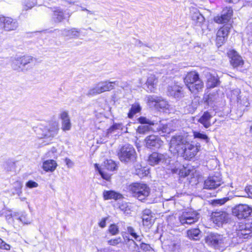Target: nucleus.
Returning a JSON list of instances; mask_svg holds the SVG:
<instances>
[{
	"label": "nucleus",
	"mask_w": 252,
	"mask_h": 252,
	"mask_svg": "<svg viewBox=\"0 0 252 252\" xmlns=\"http://www.w3.org/2000/svg\"><path fill=\"white\" fill-rule=\"evenodd\" d=\"M128 190L133 197L142 202L147 199L151 192L149 186L142 183H134L129 185Z\"/></svg>",
	"instance_id": "f257e3e1"
},
{
	"label": "nucleus",
	"mask_w": 252,
	"mask_h": 252,
	"mask_svg": "<svg viewBox=\"0 0 252 252\" xmlns=\"http://www.w3.org/2000/svg\"><path fill=\"white\" fill-rule=\"evenodd\" d=\"M207 242L215 248L227 247L230 244L228 236L217 233L211 234L207 238Z\"/></svg>",
	"instance_id": "20e7f679"
},
{
	"label": "nucleus",
	"mask_w": 252,
	"mask_h": 252,
	"mask_svg": "<svg viewBox=\"0 0 252 252\" xmlns=\"http://www.w3.org/2000/svg\"><path fill=\"white\" fill-rule=\"evenodd\" d=\"M15 184H17V187H18V188L19 189L17 191V193L19 196L22 193V191L21 190V188L22 187V183L21 182H19V181H17L15 183Z\"/></svg>",
	"instance_id": "69168bd1"
},
{
	"label": "nucleus",
	"mask_w": 252,
	"mask_h": 252,
	"mask_svg": "<svg viewBox=\"0 0 252 252\" xmlns=\"http://www.w3.org/2000/svg\"><path fill=\"white\" fill-rule=\"evenodd\" d=\"M117 84V81H102L95 84L91 88L87 94L89 96H94L106 91H109L114 88V85Z\"/></svg>",
	"instance_id": "39448f33"
},
{
	"label": "nucleus",
	"mask_w": 252,
	"mask_h": 252,
	"mask_svg": "<svg viewBox=\"0 0 252 252\" xmlns=\"http://www.w3.org/2000/svg\"><path fill=\"white\" fill-rule=\"evenodd\" d=\"M148 161L150 165H155L163 162L169 163L170 160L166 154L154 152L149 156Z\"/></svg>",
	"instance_id": "9d476101"
},
{
	"label": "nucleus",
	"mask_w": 252,
	"mask_h": 252,
	"mask_svg": "<svg viewBox=\"0 0 252 252\" xmlns=\"http://www.w3.org/2000/svg\"><path fill=\"white\" fill-rule=\"evenodd\" d=\"M251 208L247 205L240 204L233 210V214L238 219H245L252 213Z\"/></svg>",
	"instance_id": "9b49d317"
},
{
	"label": "nucleus",
	"mask_w": 252,
	"mask_h": 252,
	"mask_svg": "<svg viewBox=\"0 0 252 252\" xmlns=\"http://www.w3.org/2000/svg\"><path fill=\"white\" fill-rule=\"evenodd\" d=\"M212 116L208 111L205 112L202 116L199 119L198 122L201 123L205 128H207L211 126L210 120Z\"/></svg>",
	"instance_id": "c756f323"
},
{
	"label": "nucleus",
	"mask_w": 252,
	"mask_h": 252,
	"mask_svg": "<svg viewBox=\"0 0 252 252\" xmlns=\"http://www.w3.org/2000/svg\"><path fill=\"white\" fill-rule=\"evenodd\" d=\"M20 213H17V212H13V223L14 222L15 220H17L18 221H25V220H23L22 217H20Z\"/></svg>",
	"instance_id": "bf43d9fd"
},
{
	"label": "nucleus",
	"mask_w": 252,
	"mask_h": 252,
	"mask_svg": "<svg viewBox=\"0 0 252 252\" xmlns=\"http://www.w3.org/2000/svg\"><path fill=\"white\" fill-rule=\"evenodd\" d=\"M18 26L16 21L10 17H0V28L6 31L15 30Z\"/></svg>",
	"instance_id": "1a4fd4ad"
},
{
	"label": "nucleus",
	"mask_w": 252,
	"mask_h": 252,
	"mask_svg": "<svg viewBox=\"0 0 252 252\" xmlns=\"http://www.w3.org/2000/svg\"><path fill=\"white\" fill-rule=\"evenodd\" d=\"M61 32V34L64 37L69 39L78 38L80 37L81 31L76 28H71L70 29H64L61 31H58Z\"/></svg>",
	"instance_id": "412c9836"
},
{
	"label": "nucleus",
	"mask_w": 252,
	"mask_h": 252,
	"mask_svg": "<svg viewBox=\"0 0 252 252\" xmlns=\"http://www.w3.org/2000/svg\"><path fill=\"white\" fill-rule=\"evenodd\" d=\"M65 162L66 164L67 165L68 167H72L73 165V162L69 158H66L65 159Z\"/></svg>",
	"instance_id": "774afa93"
},
{
	"label": "nucleus",
	"mask_w": 252,
	"mask_h": 252,
	"mask_svg": "<svg viewBox=\"0 0 252 252\" xmlns=\"http://www.w3.org/2000/svg\"><path fill=\"white\" fill-rule=\"evenodd\" d=\"M57 166V163L55 160L49 159L43 162L42 168L46 172H53L56 169Z\"/></svg>",
	"instance_id": "c85d7f7f"
},
{
	"label": "nucleus",
	"mask_w": 252,
	"mask_h": 252,
	"mask_svg": "<svg viewBox=\"0 0 252 252\" xmlns=\"http://www.w3.org/2000/svg\"><path fill=\"white\" fill-rule=\"evenodd\" d=\"M236 234L238 236L243 237L244 239L252 237V223L242 224L239 226V229H236Z\"/></svg>",
	"instance_id": "f3484780"
},
{
	"label": "nucleus",
	"mask_w": 252,
	"mask_h": 252,
	"mask_svg": "<svg viewBox=\"0 0 252 252\" xmlns=\"http://www.w3.org/2000/svg\"><path fill=\"white\" fill-rule=\"evenodd\" d=\"M95 167L97 170H98L99 173L101 175V177L106 180H108L110 178V176L109 174L105 173L104 171H103L99 167L98 165L97 164H95L94 165Z\"/></svg>",
	"instance_id": "09e8293b"
},
{
	"label": "nucleus",
	"mask_w": 252,
	"mask_h": 252,
	"mask_svg": "<svg viewBox=\"0 0 252 252\" xmlns=\"http://www.w3.org/2000/svg\"><path fill=\"white\" fill-rule=\"evenodd\" d=\"M229 200V197H223L220 199H215L213 201L214 205H222Z\"/></svg>",
	"instance_id": "603ef678"
},
{
	"label": "nucleus",
	"mask_w": 252,
	"mask_h": 252,
	"mask_svg": "<svg viewBox=\"0 0 252 252\" xmlns=\"http://www.w3.org/2000/svg\"><path fill=\"white\" fill-rule=\"evenodd\" d=\"M140 249H142L143 251L145 252H150L153 250L152 248L149 244H145L144 243H142L140 244Z\"/></svg>",
	"instance_id": "13d9d810"
},
{
	"label": "nucleus",
	"mask_w": 252,
	"mask_h": 252,
	"mask_svg": "<svg viewBox=\"0 0 252 252\" xmlns=\"http://www.w3.org/2000/svg\"><path fill=\"white\" fill-rule=\"evenodd\" d=\"M157 82L158 80L155 75L154 74H150L148 76L146 82V86L148 89L147 91L151 93L155 92Z\"/></svg>",
	"instance_id": "393cba45"
},
{
	"label": "nucleus",
	"mask_w": 252,
	"mask_h": 252,
	"mask_svg": "<svg viewBox=\"0 0 252 252\" xmlns=\"http://www.w3.org/2000/svg\"><path fill=\"white\" fill-rule=\"evenodd\" d=\"M146 146L148 148L155 147V148H160L163 144L160 138L156 135H151L147 136L145 139Z\"/></svg>",
	"instance_id": "a211bd4d"
},
{
	"label": "nucleus",
	"mask_w": 252,
	"mask_h": 252,
	"mask_svg": "<svg viewBox=\"0 0 252 252\" xmlns=\"http://www.w3.org/2000/svg\"><path fill=\"white\" fill-rule=\"evenodd\" d=\"M190 16L192 21L198 26H201L204 22L205 18L202 14L195 8L190 10Z\"/></svg>",
	"instance_id": "5701e85b"
},
{
	"label": "nucleus",
	"mask_w": 252,
	"mask_h": 252,
	"mask_svg": "<svg viewBox=\"0 0 252 252\" xmlns=\"http://www.w3.org/2000/svg\"><path fill=\"white\" fill-rule=\"evenodd\" d=\"M233 10L231 7H226L221 12L220 16L214 17V21L218 24L226 23L230 20L232 16Z\"/></svg>",
	"instance_id": "2eb2a0df"
},
{
	"label": "nucleus",
	"mask_w": 252,
	"mask_h": 252,
	"mask_svg": "<svg viewBox=\"0 0 252 252\" xmlns=\"http://www.w3.org/2000/svg\"><path fill=\"white\" fill-rule=\"evenodd\" d=\"M184 82L192 93L201 91L204 87L203 82L199 78V74L195 71L188 73L184 78Z\"/></svg>",
	"instance_id": "f03ea898"
},
{
	"label": "nucleus",
	"mask_w": 252,
	"mask_h": 252,
	"mask_svg": "<svg viewBox=\"0 0 252 252\" xmlns=\"http://www.w3.org/2000/svg\"><path fill=\"white\" fill-rule=\"evenodd\" d=\"M218 94L216 93H210L208 94H205L203 97V100L207 105L213 106L215 102L217 100Z\"/></svg>",
	"instance_id": "7c9ffc66"
},
{
	"label": "nucleus",
	"mask_w": 252,
	"mask_h": 252,
	"mask_svg": "<svg viewBox=\"0 0 252 252\" xmlns=\"http://www.w3.org/2000/svg\"><path fill=\"white\" fill-rule=\"evenodd\" d=\"M124 126L122 123H114L113 125L107 130L108 134H112L119 130H122Z\"/></svg>",
	"instance_id": "4c0bfd02"
},
{
	"label": "nucleus",
	"mask_w": 252,
	"mask_h": 252,
	"mask_svg": "<svg viewBox=\"0 0 252 252\" xmlns=\"http://www.w3.org/2000/svg\"><path fill=\"white\" fill-rule=\"evenodd\" d=\"M156 126L158 131H161L162 133H169L174 129L171 126V124H167L164 121H160L159 124H156Z\"/></svg>",
	"instance_id": "bb28decb"
},
{
	"label": "nucleus",
	"mask_w": 252,
	"mask_h": 252,
	"mask_svg": "<svg viewBox=\"0 0 252 252\" xmlns=\"http://www.w3.org/2000/svg\"><path fill=\"white\" fill-rule=\"evenodd\" d=\"M141 110V107L138 102H135L131 105L130 109L128 113L127 116L129 118H132L134 115L139 113Z\"/></svg>",
	"instance_id": "f704fd0d"
},
{
	"label": "nucleus",
	"mask_w": 252,
	"mask_h": 252,
	"mask_svg": "<svg viewBox=\"0 0 252 252\" xmlns=\"http://www.w3.org/2000/svg\"><path fill=\"white\" fill-rule=\"evenodd\" d=\"M12 67L14 70H19L22 67L20 56L14 57L12 60Z\"/></svg>",
	"instance_id": "58836bf2"
},
{
	"label": "nucleus",
	"mask_w": 252,
	"mask_h": 252,
	"mask_svg": "<svg viewBox=\"0 0 252 252\" xmlns=\"http://www.w3.org/2000/svg\"><path fill=\"white\" fill-rule=\"evenodd\" d=\"M241 94L240 90L238 88L235 89L231 91V97L232 99H235L236 98L237 99V101L239 99V96Z\"/></svg>",
	"instance_id": "864d4df0"
},
{
	"label": "nucleus",
	"mask_w": 252,
	"mask_h": 252,
	"mask_svg": "<svg viewBox=\"0 0 252 252\" xmlns=\"http://www.w3.org/2000/svg\"><path fill=\"white\" fill-rule=\"evenodd\" d=\"M20 58L22 67L32 62L33 60V57L30 56H20Z\"/></svg>",
	"instance_id": "37998d69"
},
{
	"label": "nucleus",
	"mask_w": 252,
	"mask_h": 252,
	"mask_svg": "<svg viewBox=\"0 0 252 252\" xmlns=\"http://www.w3.org/2000/svg\"><path fill=\"white\" fill-rule=\"evenodd\" d=\"M104 200L114 199L117 200L122 197V195L113 190H105L103 193Z\"/></svg>",
	"instance_id": "473e14b6"
},
{
	"label": "nucleus",
	"mask_w": 252,
	"mask_h": 252,
	"mask_svg": "<svg viewBox=\"0 0 252 252\" xmlns=\"http://www.w3.org/2000/svg\"><path fill=\"white\" fill-rule=\"evenodd\" d=\"M127 232L135 239V240L140 241L142 240V236L137 235L132 227L129 226L127 227Z\"/></svg>",
	"instance_id": "49530a36"
},
{
	"label": "nucleus",
	"mask_w": 252,
	"mask_h": 252,
	"mask_svg": "<svg viewBox=\"0 0 252 252\" xmlns=\"http://www.w3.org/2000/svg\"><path fill=\"white\" fill-rule=\"evenodd\" d=\"M138 121L141 124H148L150 126H154L155 125L153 121H152L144 117H139L138 119Z\"/></svg>",
	"instance_id": "3c124183"
},
{
	"label": "nucleus",
	"mask_w": 252,
	"mask_h": 252,
	"mask_svg": "<svg viewBox=\"0 0 252 252\" xmlns=\"http://www.w3.org/2000/svg\"><path fill=\"white\" fill-rule=\"evenodd\" d=\"M167 94L177 99H180L184 96L182 88L177 85H173L168 87Z\"/></svg>",
	"instance_id": "6ab92c4d"
},
{
	"label": "nucleus",
	"mask_w": 252,
	"mask_h": 252,
	"mask_svg": "<svg viewBox=\"0 0 252 252\" xmlns=\"http://www.w3.org/2000/svg\"><path fill=\"white\" fill-rule=\"evenodd\" d=\"M36 4L35 0H26L23 4V8L26 10H29L32 8Z\"/></svg>",
	"instance_id": "c03bdc74"
},
{
	"label": "nucleus",
	"mask_w": 252,
	"mask_h": 252,
	"mask_svg": "<svg viewBox=\"0 0 252 252\" xmlns=\"http://www.w3.org/2000/svg\"><path fill=\"white\" fill-rule=\"evenodd\" d=\"M142 220L144 225L147 226L153 223L154 221V220L152 215H143Z\"/></svg>",
	"instance_id": "a18cd8bd"
},
{
	"label": "nucleus",
	"mask_w": 252,
	"mask_h": 252,
	"mask_svg": "<svg viewBox=\"0 0 252 252\" xmlns=\"http://www.w3.org/2000/svg\"><path fill=\"white\" fill-rule=\"evenodd\" d=\"M164 247L170 252H175L180 249V242L178 240L167 241L164 243Z\"/></svg>",
	"instance_id": "a878e982"
},
{
	"label": "nucleus",
	"mask_w": 252,
	"mask_h": 252,
	"mask_svg": "<svg viewBox=\"0 0 252 252\" xmlns=\"http://www.w3.org/2000/svg\"><path fill=\"white\" fill-rule=\"evenodd\" d=\"M229 29L228 26H224L218 30L216 38L217 44L218 46H221L226 40Z\"/></svg>",
	"instance_id": "4be33fe9"
},
{
	"label": "nucleus",
	"mask_w": 252,
	"mask_h": 252,
	"mask_svg": "<svg viewBox=\"0 0 252 252\" xmlns=\"http://www.w3.org/2000/svg\"><path fill=\"white\" fill-rule=\"evenodd\" d=\"M239 107L245 110V108H246L250 105V102L249 101V97L248 95L241 94L239 96L238 100L237 101Z\"/></svg>",
	"instance_id": "72a5a7b5"
},
{
	"label": "nucleus",
	"mask_w": 252,
	"mask_h": 252,
	"mask_svg": "<svg viewBox=\"0 0 252 252\" xmlns=\"http://www.w3.org/2000/svg\"><path fill=\"white\" fill-rule=\"evenodd\" d=\"M200 231L199 229H191L187 231V236L190 239L196 240L198 239Z\"/></svg>",
	"instance_id": "c9c22d12"
},
{
	"label": "nucleus",
	"mask_w": 252,
	"mask_h": 252,
	"mask_svg": "<svg viewBox=\"0 0 252 252\" xmlns=\"http://www.w3.org/2000/svg\"><path fill=\"white\" fill-rule=\"evenodd\" d=\"M159 99L156 105V108H160L161 109H168L169 104L168 102L162 97L159 96Z\"/></svg>",
	"instance_id": "79ce46f5"
},
{
	"label": "nucleus",
	"mask_w": 252,
	"mask_h": 252,
	"mask_svg": "<svg viewBox=\"0 0 252 252\" xmlns=\"http://www.w3.org/2000/svg\"><path fill=\"white\" fill-rule=\"evenodd\" d=\"M172 171L174 173H178L180 177H185L190 174H193V170H191L188 167H183V168L179 170L178 168L172 169Z\"/></svg>",
	"instance_id": "2f4dec72"
},
{
	"label": "nucleus",
	"mask_w": 252,
	"mask_h": 252,
	"mask_svg": "<svg viewBox=\"0 0 252 252\" xmlns=\"http://www.w3.org/2000/svg\"><path fill=\"white\" fill-rule=\"evenodd\" d=\"M245 190L249 196L252 197V186L247 187Z\"/></svg>",
	"instance_id": "338daca9"
},
{
	"label": "nucleus",
	"mask_w": 252,
	"mask_h": 252,
	"mask_svg": "<svg viewBox=\"0 0 252 252\" xmlns=\"http://www.w3.org/2000/svg\"><path fill=\"white\" fill-rule=\"evenodd\" d=\"M221 184V178L219 174H218L217 175L209 176L204 181V188L208 189H214L220 187Z\"/></svg>",
	"instance_id": "6e6552de"
},
{
	"label": "nucleus",
	"mask_w": 252,
	"mask_h": 252,
	"mask_svg": "<svg viewBox=\"0 0 252 252\" xmlns=\"http://www.w3.org/2000/svg\"><path fill=\"white\" fill-rule=\"evenodd\" d=\"M211 219L214 223L220 226L227 222L229 219V215L224 211H216L212 213Z\"/></svg>",
	"instance_id": "f8f14e48"
},
{
	"label": "nucleus",
	"mask_w": 252,
	"mask_h": 252,
	"mask_svg": "<svg viewBox=\"0 0 252 252\" xmlns=\"http://www.w3.org/2000/svg\"><path fill=\"white\" fill-rule=\"evenodd\" d=\"M129 249L134 252H140V248L133 240H128Z\"/></svg>",
	"instance_id": "de8ad7c7"
},
{
	"label": "nucleus",
	"mask_w": 252,
	"mask_h": 252,
	"mask_svg": "<svg viewBox=\"0 0 252 252\" xmlns=\"http://www.w3.org/2000/svg\"><path fill=\"white\" fill-rule=\"evenodd\" d=\"M188 143L187 138L182 135L173 136L170 140L169 150L173 154H181Z\"/></svg>",
	"instance_id": "423d86ee"
},
{
	"label": "nucleus",
	"mask_w": 252,
	"mask_h": 252,
	"mask_svg": "<svg viewBox=\"0 0 252 252\" xmlns=\"http://www.w3.org/2000/svg\"><path fill=\"white\" fill-rule=\"evenodd\" d=\"M150 130L149 126H140L137 129V132L140 134H144Z\"/></svg>",
	"instance_id": "5fc2aeb1"
},
{
	"label": "nucleus",
	"mask_w": 252,
	"mask_h": 252,
	"mask_svg": "<svg viewBox=\"0 0 252 252\" xmlns=\"http://www.w3.org/2000/svg\"><path fill=\"white\" fill-rule=\"evenodd\" d=\"M200 216L197 211L190 210L183 212L179 219L182 225H190L197 222Z\"/></svg>",
	"instance_id": "0eeeda50"
},
{
	"label": "nucleus",
	"mask_w": 252,
	"mask_h": 252,
	"mask_svg": "<svg viewBox=\"0 0 252 252\" xmlns=\"http://www.w3.org/2000/svg\"><path fill=\"white\" fill-rule=\"evenodd\" d=\"M205 75L207 79L206 87L207 88H213L218 85L219 80L217 76L209 72H207Z\"/></svg>",
	"instance_id": "b1692460"
},
{
	"label": "nucleus",
	"mask_w": 252,
	"mask_h": 252,
	"mask_svg": "<svg viewBox=\"0 0 252 252\" xmlns=\"http://www.w3.org/2000/svg\"><path fill=\"white\" fill-rule=\"evenodd\" d=\"M59 126L57 123H53L48 126L44 128L41 138H50L55 136L59 131Z\"/></svg>",
	"instance_id": "dca6fc26"
},
{
	"label": "nucleus",
	"mask_w": 252,
	"mask_h": 252,
	"mask_svg": "<svg viewBox=\"0 0 252 252\" xmlns=\"http://www.w3.org/2000/svg\"><path fill=\"white\" fill-rule=\"evenodd\" d=\"M198 148L189 142L187 144L181 155L186 159H190L197 154L198 152Z\"/></svg>",
	"instance_id": "4468645a"
},
{
	"label": "nucleus",
	"mask_w": 252,
	"mask_h": 252,
	"mask_svg": "<svg viewBox=\"0 0 252 252\" xmlns=\"http://www.w3.org/2000/svg\"><path fill=\"white\" fill-rule=\"evenodd\" d=\"M4 216L5 217L6 220L9 223H13V213H12L10 211H8L4 213Z\"/></svg>",
	"instance_id": "4d7b16f0"
},
{
	"label": "nucleus",
	"mask_w": 252,
	"mask_h": 252,
	"mask_svg": "<svg viewBox=\"0 0 252 252\" xmlns=\"http://www.w3.org/2000/svg\"><path fill=\"white\" fill-rule=\"evenodd\" d=\"M140 168H137L135 169V173L139 176H143L144 172L143 170L145 171V170L143 168H142L141 166H140Z\"/></svg>",
	"instance_id": "0e129e2a"
},
{
	"label": "nucleus",
	"mask_w": 252,
	"mask_h": 252,
	"mask_svg": "<svg viewBox=\"0 0 252 252\" xmlns=\"http://www.w3.org/2000/svg\"><path fill=\"white\" fill-rule=\"evenodd\" d=\"M122 242V239L120 237H117L108 241V244L111 246H116Z\"/></svg>",
	"instance_id": "6e6d98bb"
},
{
	"label": "nucleus",
	"mask_w": 252,
	"mask_h": 252,
	"mask_svg": "<svg viewBox=\"0 0 252 252\" xmlns=\"http://www.w3.org/2000/svg\"><path fill=\"white\" fill-rule=\"evenodd\" d=\"M0 248L6 250H9L10 249V246L0 238Z\"/></svg>",
	"instance_id": "052dcab7"
},
{
	"label": "nucleus",
	"mask_w": 252,
	"mask_h": 252,
	"mask_svg": "<svg viewBox=\"0 0 252 252\" xmlns=\"http://www.w3.org/2000/svg\"><path fill=\"white\" fill-rule=\"evenodd\" d=\"M59 118L62 120V129L63 131H68L71 129V124L68 113L66 111H62Z\"/></svg>",
	"instance_id": "aec40b11"
},
{
	"label": "nucleus",
	"mask_w": 252,
	"mask_h": 252,
	"mask_svg": "<svg viewBox=\"0 0 252 252\" xmlns=\"http://www.w3.org/2000/svg\"><path fill=\"white\" fill-rule=\"evenodd\" d=\"M68 13H65L62 10L57 9L54 11L53 19L55 22H61L66 17H69Z\"/></svg>",
	"instance_id": "cd10ccee"
},
{
	"label": "nucleus",
	"mask_w": 252,
	"mask_h": 252,
	"mask_svg": "<svg viewBox=\"0 0 252 252\" xmlns=\"http://www.w3.org/2000/svg\"><path fill=\"white\" fill-rule=\"evenodd\" d=\"M103 166L105 169L110 171L116 170L117 167L115 162L111 159L105 161L104 162Z\"/></svg>",
	"instance_id": "ea45409f"
},
{
	"label": "nucleus",
	"mask_w": 252,
	"mask_h": 252,
	"mask_svg": "<svg viewBox=\"0 0 252 252\" xmlns=\"http://www.w3.org/2000/svg\"><path fill=\"white\" fill-rule=\"evenodd\" d=\"M159 96L155 95H150L147 96V101L148 104L151 106L156 107L157 105V103L158 102V100L159 99Z\"/></svg>",
	"instance_id": "e433bc0d"
},
{
	"label": "nucleus",
	"mask_w": 252,
	"mask_h": 252,
	"mask_svg": "<svg viewBox=\"0 0 252 252\" xmlns=\"http://www.w3.org/2000/svg\"><path fill=\"white\" fill-rule=\"evenodd\" d=\"M118 155L120 160L125 163L134 162L137 155L134 147L130 144H126L119 150Z\"/></svg>",
	"instance_id": "7ed1b4c3"
},
{
	"label": "nucleus",
	"mask_w": 252,
	"mask_h": 252,
	"mask_svg": "<svg viewBox=\"0 0 252 252\" xmlns=\"http://www.w3.org/2000/svg\"><path fill=\"white\" fill-rule=\"evenodd\" d=\"M108 231L112 235H116L119 232V228L115 224H111L109 227Z\"/></svg>",
	"instance_id": "8fccbe9b"
},
{
	"label": "nucleus",
	"mask_w": 252,
	"mask_h": 252,
	"mask_svg": "<svg viewBox=\"0 0 252 252\" xmlns=\"http://www.w3.org/2000/svg\"><path fill=\"white\" fill-rule=\"evenodd\" d=\"M230 58V64L235 68L240 70H243L244 61L242 57L235 51H231L229 54Z\"/></svg>",
	"instance_id": "ddd939ff"
},
{
	"label": "nucleus",
	"mask_w": 252,
	"mask_h": 252,
	"mask_svg": "<svg viewBox=\"0 0 252 252\" xmlns=\"http://www.w3.org/2000/svg\"><path fill=\"white\" fill-rule=\"evenodd\" d=\"M20 217H22L23 220L25 221H19L25 224H30V221L27 218V214L25 212H22L20 213Z\"/></svg>",
	"instance_id": "e2e57ef3"
},
{
	"label": "nucleus",
	"mask_w": 252,
	"mask_h": 252,
	"mask_svg": "<svg viewBox=\"0 0 252 252\" xmlns=\"http://www.w3.org/2000/svg\"><path fill=\"white\" fill-rule=\"evenodd\" d=\"M193 136L194 138L203 140L206 143H208L209 141V138L207 135L204 134L203 133H201L199 131H193Z\"/></svg>",
	"instance_id": "a19ab883"
},
{
	"label": "nucleus",
	"mask_w": 252,
	"mask_h": 252,
	"mask_svg": "<svg viewBox=\"0 0 252 252\" xmlns=\"http://www.w3.org/2000/svg\"><path fill=\"white\" fill-rule=\"evenodd\" d=\"M26 187L29 188H34L38 187V185L34 181L30 180L29 181L26 185Z\"/></svg>",
	"instance_id": "680f3d73"
}]
</instances>
